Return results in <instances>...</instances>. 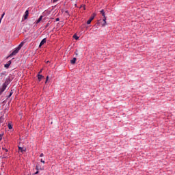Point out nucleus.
I'll return each mask as SVG.
<instances>
[{"mask_svg":"<svg viewBox=\"0 0 175 175\" xmlns=\"http://www.w3.org/2000/svg\"><path fill=\"white\" fill-rule=\"evenodd\" d=\"M9 84H10V81L9 79H6L5 83H3L0 88V95H2V94L5 92V90L8 88V85H9Z\"/></svg>","mask_w":175,"mask_h":175,"instance_id":"nucleus-1","label":"nucleus"},{"mask_svg":"<svg viewBox=\"0 0 175 175\" xmlns=\"http://www.w3.org/2000/svg\"><path fill=\"white\" fill-rule=\"evenodd\" d=\"M95 17H96V13H93L91 16V17L89 18V20L87 21V24L90 25L91 24V23L92 22V20H94V18H95Z\"/></svg>","mask_w":175,"mask_h":175,"instance_id":"nucleus-2","label":"nucleus"},{"mask_svg":"<svg viewBox=\"0 0 175 175\" xmlns=\"http://www.w3.org/2000/svg\"><path fill=\"white\" fill-rule=\"evenodd\" d=\"M18 51H20V49H18V48H16L15 49H14L12 53L9 55V57H13L14 55H16V54L18 53Z\"/></svg>","mask_w":175,"mask_h":175,"instance_id":"nucleus-3","label":"nucleus"},{"mask_svg":"<svg viewBox=\"0 0 175 175\" xmlns=\"http://www.w3.org/2000/svg\"><path fill=\"white\" fill-rule=\"evenodd\" d=\"M36 169L37 172H35L34 174H39V170H44V168H43V167L39 168V166H38V165L36 166Z\"/></svg>","mask_w":175,"mask_h":175,"instance_id":"nucleus-4","label":"nucleus"},{"mask_svg":"<svg viewBox=\"0 0 175 175\" xmlns=\"http://www.w3.org/2000/svg\"><path fill=\"white\" fill-rule=\"evenodd\" d=\"M46 42H47V39L46 38L42 39V40L40 43L39 47H42V46H43V44H44Z\"/></svg>","mask_w":175,"mask_h":175,"instance_id":"nucleus-5","label":"nucleus"},{"mask_svg":"<svg viewBox=\"0 0 175 175\" xmlns=\"http://www.w3.org/2000/svg\"><path fill=\"white\" fill-rule=\"evenodd\" d=\"M29 14V11L26 10L25 12V16H24V19L27 20V18H28V16Z\"/></svg>","mask_w":175,"mask_h":175,"instance_id":"nucleus-6","label":"nucleus"},{"mask_svg":"<svg viewBox=\"0 0 175 175\" xmlns=\"http://www.w3.org/2000/svg\"><path fill=\"white\" fill-rule=\"evenodd\" d=\"M37 77H38V81H42V79H43L44 77L40 74H38L37 75Z\"/></svg>","mask_w":175,"mask_h":175,"instance_id":"nucleus-7","label":"nucleus"},{"mask_svg":"<svg viewBox=\"0 0 175 175\" xmlns=\"http://www.w3.org/2000/svg\"><path fill=\"white\" fill-rule=\"evenodd\" d=\"M65 16L66 17V18H69L70 17V14H69V11H68V10L65 11Z\"/></svg>","mask_w":175,"mask_h":175,"instance_id":"nucleus-8","label":"nucleus"},{"mask_svg":"<svg viewBox=\"0 0 175 175\" xmlns=\"http://www.w3.org/2000/svg\"><path fill=\"white\" fill-rule=\"evenodd\" d=\"M24 43L25 42H21V44L18 45V46L16 49H18V50H21V47L24 46Z\"/></svg>","mask_w":175,"mask_h":175,"instance_id":"nucleus-9","label":"nucleus"},{"mask_svg":"<svg viewBox=\"0 0 175 175\" xmlns=\"http://www.w3.org/2000/svg\"><path fill=\"white\" fill-rule=\"evenodd\" d=\"M2 158H3V159H8V158H9V153H8V152L4 153V154L2 155Z\"/></svg>","mask_w":175,"mask_h":175,"instance_id":"nucleus-10","label":"nucleus"},{"mask_svg":"<svg viewBox=\"0 0 175 175\" xmlns=\"http://www.w3.org/2000/svg\"><path fill=\"white\" fill-rule=\"evenodd\" d=\"M106 20H107V18H106V16H104V18L103 19V21L104 23L102 24V27H106V23H107Z\"/></svg>","mask_w":175,"mask_h":175,"instance_id":"nucleus-11","label":"nucleus"},{"mask_svg":"<svg viewBox=\"0 0 175 175\" xmlns=\"http://www.w3.org/2000/svg\"><path fill=\"white\" fill-rule=\"evenodd\" d=\"M77 59H76V57H73L72 59L70 60V64H72V65H75V64H76V61Z\"/></svg>","mask_w":175,"mask_h":175,"instance_id":"nucleus-12","label":"nucleus"},{"mask_svg":"<svg viewBox=\"0 0 175 175\" xmlns=\"http://www.w3.org/2000/svg\"><path fill=\"white\" fill-rule=\"evenodd\" d=\"M18 150L21 152H25L26 151V149L23 148V147H18Z\"/></svg>","mask_w":175,"mask_h":175,"instance_id":"nucleus-13","label":"nucleus"},{"mask_svg":"<svg viewBox=\"0 0 175 175\" xmlns=\"http://www.w3.org/2000/svg\"><path fill=\"white\" fill-rule=\"evenodd\" d=\"M42 19H43V16H40L39 18L36 21V24H39V23L41 22Z\"/></svg>","mask_w":175,"mask_h":175,"instance_id":"nucleus-14","label":"nucleus"},{"mask_svg":"<svg viewBox=\"0 0 175 175\" xmlns=\"http://www.w3.org/2000/svg\"><path fill=\"white\" fill-rule=\"evenodd\" d=\"M10 65H12V61H9L8 63L7 64H5V68H9V66H10Z\"/></svg>","mask_w":175,"mask_h":175,"instance_id":"nucleus-15","label":"nucleus"},{"mask_svg":"<svg viewBox=\"0 0 175 175\" xmlns=\"http://www.w3.org/2000/svg\"><path fill=\"white\" fill-rule=\"evenodd\" d=\"M8 129H13V126H12V124L9 123L8 124Z\"/></svg>","mask_w":175,"mask_h":175,"instance_id":"nucleus-16","label":"nucleus"},{"mask_svg":"<svg viewBox=\"0 0 175 175\" xmlns=\"http://www.w3.org/2000/svg\"><path fill=\"white\" fill-rule=\"evenodd\" d=\"M100 13H101V14H102V16H103V17H105L106 15L105 14V10H102L101 11H100Z\"/></svg>","mask_w":175,"mask_h":175,"instance_id":"nucleus-17","label":"nucleus"},{"mask_svg":"<svg viewBox=\"0 0 175 175\" xmlns=\"http://www.w3.org/2000/svg\"><path fill=\"white\" fill-rule=\"evenodd\" d=\"M73 38H74V39H75V40H79V36H77V35L75 34L73 36Z\"/></svg>","mask_w":175,"mask_h":175,"instance_id":"nucleus-18","label":"nucleus"},{"mask_svg":"<svg viewBox=\"0 0 175 175\" xmlns=\"http://www.w3.org/2000/svg\"><path fill=\"white\" fill-rule=\"evenodd\" d=\"M2 150H3V151H5V152H9V150L7 148H2Z\"/></svg>","mask_w":175,"mask_h":175,"instance_id":"nucleus-19","label":"nucleus"},{"mask_svg":"<svg viewBox=\"0 0 175 175\" xmlns=\"http://www.w3.org/2000/svg\"><path fill=\"white\" fill-rule=\"evenodd\" d=\"M0 122L2 123L3 122V117H0Z\"/></svg>","mask_w":175,"mask_h":175,"instance_id":"nucleus-20","label":"nucleus"},{"mask_svg":"<svg viewBox=\"0 0 175 175\" xmlns=\"http://www.w3.org/2000/svg\"><path fill=\"white\" fill-rule=\"evenodd\" d=\"M40 162H42V163H46V161H44V160H43V159H41Z\"/></svg>","mask_w":175,"mask_h":175,"instance_id":"nucleus-21","label":"nucleus"},{"mask_svg":"<svg viewBox=\"0 0 175 175\" xmlns=\"http://www.w3.org/2000/svg\"><path fill=\"white\" fill-rule=\"evenodd\" d=\"M4 16H5V12H3V13L2 14V15H1V20H2V18H3Z\"/></svg>","mask_w":175,"mask_h":175,"instance_id":"nucleus-22","label":"nucleus"},{"mask_svg":"<svg viewBox=\"0 0 175 175\" xmlns=\"http://www.w3.org/2000/svg\"><path fill=\"white\" fill-rule=\"evenodd\" d=\"M40 158H42V157H44V154L43 153H41V154H40Z\"/></svg>","mask_w":175,"mask_h":175,"instance_id":"nucleus-23","label":"nucleus"},{"mask_svg":"<svg viewBox=\"0 0 175 175\" xmlns=\"http://www.w3.org/2000/svg\"><path fill=\"white\" fill-rule=\"evenodd\" d=\"M42 72H43V69H41V70H40V72H38V75H40V73H42Z\"/></svg>","mask_w":175,"mask_h":175,"instance_id":"nucleus-24","label":"nucleus"},{"mask_svg":"<svg viewBox=\"0 0 175 175\" xmlns=\"http://www.w3.org/2000/svg\"><path fill=\"white\" fill-rule=\"evenodd\" d=\"M55 21H56V22L59 21V18H57L55 19Z\"/></svg>","mask_w":175,"mask_h":175,"instance_id":"nucleus-25","label":"nucleus"},{"mask_svg":"<svg viewBox=\"0 0 175 175\" xmlns=\"http://www.w3.org/2000/svg\"><path fill=\"white\" fill-rule=\"evenodd\" d=\"M2 136H3V135L0 134V141L2 140Z\"/></svg>","mask_w":175,"mask_h":175,"instance_id":"nucleus-26","label":"nucleus"},{"mask_svg":"<svg viewBox=\"0 0 175 175\" xmlns=\"http://www.w3.org/2000/svg\"><path fill=\"white\" fill-rule=\"evenodd\" d=\"M12 94L13 93H12V92L10 94V96H9L10 98V96H12Z\"/></svg>","mask_w":175,"mask_h":175,"instance_id":"nucleus-27","label":"nucleus"},{"mask_svg":"<svg viewBox=\"0 0 175 175\" xmlns=\"http://www.w3.org/2000/svg\"><path fill=\"white\" fill-rule=\"evenodd\" d=\"M58 0H53V2H57Z\"/></svg>","mask_w":175,"mask_h":175,"instance_id":"nucleus-28","label":"nucleus"},{"mask_svg":"<svg viewBox=\"0 0 175 175\" xmlns=\"http://www.w3.org/2000/svg\"><path fill=\"white\" fill-rule=\"evenodd\" d=\"M1 22H2V18H0V24H1Z\"/></svg>","mask_w":175,"mask_h":175,"instance_id":"nucleus-29","label":"nucleus"},{"mask_svg":"<svg viewBox=\"0 0 175 175\" xmlns=\"http://www.w3.org/2000/svg\"><path fill=\"white\" fill-rule=\"evenodd\" d=\"M46 80H49V76L46 77Z\"/></svg>","mask_w":175,"mask_h":175,"instance_id":"nucleus-30","label":"nucleus"},{"mask_svg":"<svg viewBox=\"0 0 175 175\" xmlns=\"http://www.w3.org/2000/svg\"><path fill=\"white\" fill-rule=\"evenodd\" d=\"M47 81H49V80L46 79V81H45V83H47Z\"/></svg>","mask_w":175,"mask_h":175,"instance_id":"nucleus-31","label":"nucleus"},{"mask_svg":"<svg viewBox=\"0 0 175 175\" xmlns=\"http://www.w3.org/2000/svg\"><path fill=\"white\" fill-rule=\"evenodd\" d=\"M75 7L77 6V4H75Z\"/></svg>","mask_w":175,"mask_h":175,"instance_id":"nucleus-32","label":"nucleus"}]
</instances>
